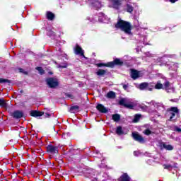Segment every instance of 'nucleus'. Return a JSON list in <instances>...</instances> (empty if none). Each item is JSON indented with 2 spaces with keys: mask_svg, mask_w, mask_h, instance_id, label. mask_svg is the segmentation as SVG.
Instances as JSON below:
<instances>
[{
  "mask_svg": "<svg viewBox=\"0 0 181 181\" xmlns=\"http://www.w3.org/2000/svg\"><path fill=\"white\" fill-rule=\"evenodd\" d=\"M77 110H80L78 105H74L70 107V111H77Z\"/></svg>",
  "mask_w": 181,
  "mask_h": 181,
  "instance_id": "nucleus-28",
  "label": "nucleus"
},
{
  "mask_svg": "<svg viewBox=\"0 0 181 181\" xmlns=\"http://www.w3.org/2000/svg\"><path fill=\"white\" fill-rule=\"evenodd\" d=\"M107 98H112V99H114L116 97V94H115V92L114 91H109L107 93V96H106Z\"/></svg>",
  "mask_w": 181,
  "mask_h": 181,
  "instance_id": "nucleus-21",
  "label": "nucleus"
},
{
  "mask_svg": "<svg viewBox=\"0 0 181 181\" xmlns=\"http://www.w3.org/2000/svg\"><path fill=\"white\" fill-rule=\"evenodd\" d=\"M154 88H156V90H163V84L158 82L155 86Z\"/></svg>",
  "mask_w": 181,
  "mask_h": 181,
  "instance_id": "nucleus-23",
  "label": "nucleus"
},
{
  "mask_svg": "<svg viewBox=\"0 0 181 181\" xmlns=\"http://www.w3.org/2000/svg\"><path fill=\"white\" fill-rule=\"evenodd\" d=\"M47 153L49 156H58L59 155V146L53 144H49L46 147Z\"/></svg>",
  "mask_w": 181,
  "mask_h": 181,
  "instance_id": "nucleus-2",
  "label": "nucleus"
},
{
  "mask_svg": "<svg viewBox=\"0 0 181 181\" xmlns=\"http://www.w3.org/2000/svg\"><path fill=\"white\" fill-rule=\"evenodd\" d=\"M119 105H122L124 108H128L129 110H134L135 107L133 103H126L125 98H122L119 100Z\"/></svg>",
  "mask_w": 181,
  "mask_h": 181,
  "instance_id": "nucleus-6",
  "label": "nucleus"
},
{
  "mask_svg": "<svg viewBox=\"0 0 181 181\" xmlns=\"http://www.w3.org/2000/svg\"><path fill=\"white\" fill-rule=\"evenodd\" d=\"M163 90H170V82L169 81H165L163 84Z\"/></svg>",
  "mask_w": 181,
  "mask_h": 181,
  "instance_id": "nucleus-20",
  "label": "nucleus"
},
{
  "mask_svg": "<svg viewBox=\"0 0 181 181\" xmlns=\"http://www.w3.org/2000/svg\"><path fill=\"white\" fill-rule=\"evenodd\" d=\"M127 12L129 13H132V12H134V6H131L130 4H127Z\"/></svg>",
  "mask_w": 181,
  "mask_h": 181,
  "instance_id": "nucleus-24",
  "label": "nucleus"
},
{
  "mask_svg": "<svg viewBox=\"0 0 181 181\" xmlns=\"http://www.w3.org/2000/svg\"><path fill=\"white\" fill-rule=\"evenodd\" d=\"M110 69H114L115 66H124V61L121 60L119 58H115L112 62H110Z\"/></svg>",
  "mask_w": 181,
  "mask_h": 181,
  "instance_id": "nucleus-7",
  "label": "nucleus"
},
{
  "mask_svg": "<svg viewBox=\"0 0 181 181\" xmlns=\"http://www.w3.org/2000/svg\"><path fill=\"white\" fill-rule=\"evenodd\" d=\"M113 8L115 9H119V7L121 5H122V3L121 2L120 0H110Z\"/></svg>",
  "mask_w": 181,
  "mask_h": 181,
  "instance_id": "nucleus-12",
  "label": "nucleus"
},
{
  "mask_svg": "<svg viewBox=\"0 0 181 181\" xmlns=\"http://www.w3.org/2000/svg\"><path fill=\"white\" fill-rule=\"evenodd\" d=\"M74 54L78 56H81V57H86L84 56V50H83V48L78 45V44H76L74 49Z\"/></svg>",
  "mask_w": 181,
  "mask_h": 181,
  "instance_id": "nucleus-8",
  "label": "nucleus"
},
{
  "mask_svg": "<svg viewBox=\"0 0 181 181\" xmlns=\"http://www.w3.org/2000/svg\"><path fill=\"white\" fill-rule=\"evenodd\" d=\"M96 109L98 111H99V112H101L102 114H107V112H108V109L105 107V106L101 103L97 105Z\"/></svg>",
  "mask_w": 181,
  "mask_h": 181,
  "instance_id": "nucleus-11",
  "label": "nucleus"
},
{
  "mask_svg": "<svg viewBox=\"0 0 181 181\" xmlns=\"http://www.w3.org/2000/svg\"><path fill=\"white\" fill-rule=\"evenodd\" d=\"M37 70H38V71L40 73V74H45V70L42 69V67H40V66L37 67Z\"/></svg>",
  "mask_w": 181,
  "mask_h": 181,
  "instance_id": "nucleus-31",
  "label": "nucleus"
},
{
  "mask_svg": "<svg viewBox=\"0 0 181 181\" xmlns=\"http://www.w3.org/2000/svg\"><path fill=\"white\" fill-rule=\"evenodd\" d=\"M147 90L148 91H152L153 90V88H147Z\"/></svg>",
  "mask_w": 181,
  "mask_h": 181,
  "instance_id": "nucleus-40",
  "label": "nucleus"
},
{
  "mask_svg": "<svg viewBox=\"0 0 181 181\" xmlns=\"http://www.w3.org/2000/svg\"><path fill=\"white\" fill-rule=\"evenodd\" d=\"M65 96L68 98H71V100L74 99V96L69 93H66Z\"/></svg>",
  "mask_w": 181,
  "mask_h": 181,
  "instance_id": "nucleus-32",
  "label": "nucleus"
},
{
  "mask_svg": "<svg viewBox=\"0 0 181 181\" xmlns=\"http://www.w3.org/2000/svg\"><path fill=\"white\" fill-rule=\"evenodd\" d=\"M164 169H170L172 168L171 165L164 164L163 165Z\"/></svg>",
  "mask_w": 181,
  "mask_h": 181,
  "instance_id": "nucleus-33",
  "label": "nucleus"
},
{
  "mask_svg": "<svg viewBox=\"0 0 181 181\" xmlns=\"http://www.w3.org/2000/svg\"><path fill=\"white\" fill-rule=\"evenodd\" d=\"M30 115L31 117H34V118H36L37 117H42V115H45V112H40L39 110H31L30 112Z\"/></svg>",
  "mask_w": 181,
  "mask_h": 181,
  "instance_id": "nucleus-10",
  "label": "nucleus"
},
{
  "mask_svg": "<svg viewBox=\"0 0 181 181\" xmlns=\"http://www.w3.org/2000/svg\"><path fill=\"white\" fill-rule=\"evenodd\" d=\"M160 147L161 149H166V151H173V146L170 144L166 145L165 143H160Z\"/></svg>",
  "mask_w": 181,
  "mask_h": 181,
  "instance_id": "nucleus-13",
  "label": "nucleus"
},
{
  "mask_svg": "<svg viewBox=\"0 0 181 181\" xmlns=\"http://www.w3.org/2000/svg\"><path fill=\"white\" fill-rule=\"evenodd\" d=\"M20 93H23V90H21Z\"/></svg>",
  "mask_w": 181,
  "mask_h": 181,
  "instance_id": "nucleus-41",
  "label": "nucleus"
},
{
  "mask_svg": "<svg viewBox=\"0 0 181 181\" xmlns=\"http://www.w3.org/2000/svg\"><path fill=\"white\" fill-rule=\"evenodd\" d=\"M171 4H175V2H177V0H169Z\"/></svg>",
  "mask_w": 181,
  "mask_h": 181,
  "instance_id": "nucleus-39",
  "label": "nucleus"
},
{
  "mask_svg": "<svg viewBox=\"0 0 181 181\" xmlns=\"http://www.w3.org/2000/svg\"><path fill=\"white\" fill-rule=\"evenodd\" d=\"M10 115L14 119H21V118H23V117H25L23 111L19 110H14L13 112H11Z\"/></svg>",
  "mask_w": 181,
  "mask_h": 181,
  "instance_id": "nucleus-4",
  "label": "nucleus"
},
{
  "mask_svg": "<svg viewBox=\"0 0 181 181\" xmlns=\"http://www.w3.org/2000/svg\"><path fill=\"white\" fill-rule=\"evenodd\" d=\"M112 119L115 121V122H119V119H121V115L119 114H114L112 115Z\"/></svg>",
  "mask_w": 181,
  "mask_h": 181,
  "instance_id": "nucleus-18",
  "label": "nucleus"
},
{
  "mask_svg": "<svg viewBox=\"0 0 181 181\" xmlns=\"http://www.w3.org/2000/svg\"><path fill=\"white\" fill-rule=\"evenodd\" d=\"M46 83L49 88H57L59 86V80L57 78L49 77L46 79Z\"/></svg>",
  "mask_w": 181,
  "mask_h": 181,
  "instance_id": "nucleus-3",
  "label": "nucleus"
},
{
  "mask_svg": "<svg viewBox=\"0 0 181 181\" xmlns=\"http://www.w3.org/2000/svg\"><path fill=\"white\" fill-rule=\"evenodd\" d=\"M132 136L134 141H136V142L145 144V139L141 136V134H138V132H132Z\"/></svg>",
  "mask_w": 181,
  "mask_h": 181,
  "instance_id": "nucleus-5",
  "label": "nucleus"
},
{
  "mask_svg": "<svg viewBox=\"0 0 181 181\" xmlns=\"http://www.w3.org/2000/svg\"><path fill=\"white\" fill-rule=\"evenodd\" d=\"M168 111H171L172 112H175V114H179V109L177 107H171Z\"/></svg>",
  "mask_w": 181,
  "mask_h": 181,
  "instance_id": "nucleus-25",
  "label": "nucleus"
},
{
  "mask_svg": "<svg viewBox=\"0 0 181 181\" xmlns=\"http://www.w3.org/2000/svg\"><path fill=\"white\" fill-rule=\"evenodd\" d=\"M97 67H111L110 62L107 63H98L95 64Z\"/></svg>",
  "mask_w": 181,
  "mask_h": 181,
  "instance_id": "nucleus-19",
  "label": "nucleus"
},
{
  "mask_svg": "<svg viewBox=\"0 0 181 181\" xmlns=\"http://www.w3.org/2000/svg\"><path fill=\"white\" fill-rule=\"evenodd\" d=\"M46 18L48 21H54L56 16L52 11H47L46 13Z\"/></svg>",
  "mask_w": 181,
  "mask_h": 181,
  "instance_id": "nucleus-14",
  "label": "nucleus"
},
{
  "mask_svg": "<svg viewBox=\"0 0 181 181\" xmlns=\"http://www.w3.org/2000/svg\"><path fill=\"white\" fill-rule=\"evenodd\" d=\"M60 69H66L67 65H59Z\"/></svg>",
  "mask_w": 181,
  "mask_h": 181,
  "instance_id": "nucleus-37",
  "label": "nucleus"
},
{
  "mask_svg": "<svg viewBox=\"0 0 181 181\" xmlns=\"http://www.w3.org/2000/svg\"><path fill=\"white\" fill-rule=\"evenodd\" d=\"M130 71L131 77L133 80H136V78H139V77H141V71L134 69H130Z\"/></svg>",
  "mask_w": 181,
  "mask_h": 181,
  "instance_id": "nucleus-9",
  "label": "nucleus"
},
{
  "mask_svg": "<svg viewBox=\"0 0 181 181\" xmlns=\"http://www.w3.org/2000/svg\"><path fill=\"white\" fill-rule=\"evenodd\" d=\"M174 131H175L176 132H181V129L176 127L174 129Z\"/></svg>",
  "mask_w": 181,
  "mask_h": 181,
  "instance_id": "nucleus-36",
  "label": "nucleus"
},
{
  "mask_svg": "<svg viewBox=\"0 0 181 181\" xmlns=\"http://www.w3.org/2000/svg\"><path fill=\"white\" fill-rule=\"evenodd\" d=\"M116 29H120L124 33L131 35V30H132V25L128 21H125L121 18L118 19L117 23L115 25Z\"/></svg>",
  "mask_w": 181,
  "mask_h": 181,
  "instance_id": "nucleus-1",
  "label": "nucleus"
},
{
  "mask_svg": "<svg viewBox=\"0 0 181 181\" xmlns=\"http://www.w3.org/2000/svg\"><path fill=\"white\" fill-rule=\"evenodd\" d=\"M0 107H1V108H8V103H6L4 98H0Z\"/></svg>",
  "mask_w": 181,
  "mask_h": 181,
  "instance_id": "nucleus-16",
  "label": "nucleus"
},
{
  "mask_svg": "<svg viewBox=\"0 0 181 181\" xmlns=\"http://www.w3.org/2000/svg\"><path fill=\"white\" fill-rule=\"evenodd\" d=\"M144 134H145V135L149 136L151 134H152V131H151L149 129H146L144 130Z\"/></svg>",
  "mask_w": 181,
  "mask_h": 181,
  "instance_id": "nucleus-29",
  "label": "nucleus"
},
{
  "mask_svg": "<svg viewBox=\"0 0 181 181\" xmlns=\"http://www.w3.org/2000/svg\"><path fill=\"white\" fill-rule=\"evenodd\" d=\"M170 115H171V116L170 117L169 121H173V118H175V117H176V113L171 112Z\"/></svg>",
  "mask_w": 181,
  "mask_h": 181,
  "instance_id": "nucleus-30",
  "label": "nucleus"
},
{
  "mask_svg": "<svg viewBox=\"0 0 181 181\" xmlns=\"http://www.w3.org/2000/svg\"><path fill=\"white\" fill-rule=\"evenodd\" d=\"M50 117H52V115L49 113H45V118H50Z\"/></svg>",
  "mask_w": 181,
  "mask_h": 181,
  "instance_id": "nucleus-35",
  "label": "nucleus"
},
{
  "mask_svg": "<svg viewBox=\"0 0 181 181\" xmlns=\"http://www.w3.org/2000/svg\"><path fill=\"white\" fill-rule=\"evenodd\" d=\"M8 83V84H11V81L9 79H5L3 78H0V84H5Z\"/></svg>",
  "mask_w": 181,
  "mask_h": 181,
  "instance_id": "nucleus-26",
  "label": "nucleus"
},
{
  "mask_svg": "<svg viewBox=\"0 0 181 181\" xmlns=\"http://www.w3.org/2000/svg\"><path fill=\"white\" fill-rule=\"evenodd\" d=\"M141 115L136 114V115H134V119H133V122H139V119H141Z\"/></svg>",
  "mask_w": 181,
  "mask_h": 181,
  "instance_id": "nucleus-27",
  "label": "nucleus"
},
{
  "mask_svg": "<svg viewBox=\"0 0 181 181\" xmlns=\"http://www.w3.org/2000/svg\"><path fill=\"white\" fill-rule=\"evenodd\" d=\"M96 74L99 77H104V76H105V74H107V70H105V69H98L96 72Z\"/></svg>",
  "mask_w": 181,
  "mask_h": 181,
  "instance_id": "nucleus-15",
  "label": "nucleus"
},
{
  "mask_svg": "<svg viewBox=\"0 0 181 181\" xmlns=\"http://www.w3.org/2000/svg\"><path fill=\"white\" fill-rule=\"evenodd\" d=\"M116 134L117 135H124V131L122 130V127L119 126L117 127Z\"/></svg>",
  "mask_w": 181,
  "mask_h": 181,
  "instance_id": "nucleus-22",
  "label": "nucleus"
},
{
  "mask_svg": "<svg viewBox=\"0 0 181 181\" xmlns=\"http://www.w3.org/2000/svg\"><path fill=\"white\" fill-rule=\"evenodd\" d=\"M20 73H23L24 74H28V71H24L23 69L20 68L19 69Z\"/></svg>",
  "mask_w": 181,
  "mask_h": 181,
  "instance_id": "nucleus-34",
  "label": "nucleus"
},
{
  "mask_svg": "<svg viewBox=\"0 0 181 181\" xmlns=\"http://www.w3.org/2000/svg\"><path fill=\"white\" fill-rule=\"evenodd\" d=\"M123 88H124V90H127L128 89V85L124 84L123 85Z\"/></svg>",
  "mask_w": 181,
  "mask_h": 181,
  "instance_id": "nucleus-38",
  "label": "nucleus"
},
{
  "mask_svg": "<svg viewBox=\"0 0 181 181\" xmlns=\"http://www.w3.org/2000/svg\"><path fill=\"white\" fill-rule=\"evenodd\" d=\"M149 87V83L148 82H144L139 84V88L140 90H145Z\"/></svg>",
  "mask_w": 181,
  "mask_h": 181,
  "instance_id": "nucleus-17",
  "label": "nucleus"
}]
</instances>
